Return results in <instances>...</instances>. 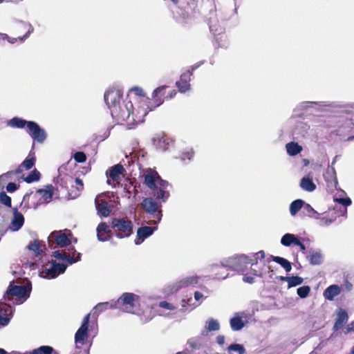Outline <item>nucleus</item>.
<instances>
[{
  "mask_svg": "<svg viewBox=\"0 0 354 354\" xmlns=\"http://www.w3.org/2000/svg\"><path fill=\"white\" fill-rule=\"evenodd\" d=\"M144 183L152 192V196L158 201L165 202L169 197V192L167 190L169 183L161 178L155 170H147L144 174Z\"/></svg>",
  "mask_w": 354,
  "mask_h": 354,
  "instance_id": "1",
  "label": "nucleus"
},
{
  "mask_svg": "<svg viewBox=\"0 0 354 354\" xmlns=\"http://www.w3.org/2000/svg\"><path fill=\"white\" fill-rule=\"evenodd\" d=\"M140 297L134 293L124 292L113 304L100 303L93 309V316L97 311L102 312L108 308H118L124 312L134 313L139 306Z\"/></svg>",
  "mask_w": 354,
  "mask_h": 354,
  "instance_id": "2",
  "label": "nucleus"
},
{
  "mask_svg": "<svg viewBox=\"0 0 354 354\" xmlns=\"http://www.w3.org/2000/svg\"><path fill=\"white\" fill-rule=\"evenodd\" d=\"M265 258V252L263 250H260L249 257L245 254H241L237 257L231 258L228 261V266L233 270L243 272L248 269V265L251 266L257 265V260L259 259H263Z\"/></svg>",
  "mask_w": 354,
  "mask_h": 354,
  "instance_id": "3",
  "label": "nucleus"
},
{
  "mask_svg": "<svg viewBox=\"0 0 354 354\" xmlns=\"http://www.w3.org/2000/svg\"><path fill=\"white\" fill-rule=\"evenodd\" d=\"M111 114L118 124H131L137 122L134 117L133 106L131 101L127 102L124 105L113 106Z\"/></svg>",
  "mask_w": 354,
  "mask_h": 354,
  "instance_id": "4",
  "label": "nucleus"
},
{
  "mask_svg": "<svg viewBox=\"0 0 354 354\" xmlns=\"http://www.w3.org/2000/svg\"><path fill=\"white\" fill-rule=\"evenodd\" d=\"M111 227L118 239L129 237L133 232V223L127 218H112Z\"/></svg>",
  "mask_w": 354,
  "mask_h": 354,
  "instance_id": "5",
  "label": "nucleus"
},
{
  "mask_svg": "<svg viewBox=\"0 0 354 354\" xmlns=\"http://www.w3.org/2000/svg\"><path fill=\"white\" fill-rule=\"evenodd\" d=\"M159 201L160 203L156 201L151 197H147L144 198L140 204L144 211L151 215L153 218L152 223H150V224L157 225L162 219V202L160 201Z\"/></svg>",
  "mask_w": 354,
  "mask_h": 354,
  "instance_id": "6",
  "label": "nucleus"
},
{
  "mask_svg": "<svg viewBox=\"0 0 354 354\" xmlns=\"http://www.w3.org/2000/svg\"><path fill=\"white\" fill-rule=\"evenodd\" d=\"M30 290L31 288L28 286L10 284L3 295V299L5 301H10L12 297H15L18 301L22 303L29 297Z\"/></svg>",
  "mask_w": 354,
  "mask_h": 354,
  "instance_id": "7",
  "label": "nucleus"
},
{
  "mask_svg": "<svg viewBox=\"0 0 354 354\" xmlns=\"http://www.w3.org/2000/svg\"><path fill=\"white\" fill-rule=\"evenodd\" d=\"M15 30L17 32V33H19L17 35V37L11 39L6 35L4 39H6L9 42L12 44L15 43L17 40L20 41L21 42L24 41L33 31V28L29 24L20 22L16 26Z\"/></svg>",
  "mask_w": 354,
  "mask_h": 354,
  "instance_id": "8",
  "label": "nucleus"
},
{
  "mask_svg": "<svg viewBox=\"0 0 354 354\" xmlns=\"http://www.w3.org/2000/svg\"><path fill=\"white\" fill-rule=\"evenodd\" d=\"M48 245L50 248H55L53 244H56L61 248L67 247L71 244V240L68 236L62 231H53L48 237Z\"/></svg>",
  "mask_w": 354,
  "mask_h": 354,
  "instance_id": "9",
  "label": "nucleus"
},
{
  "mask_svg": "<svg viewBox=\"0 0 354 354\" xmlns=\"http://www.w3.org/2000/svg\"><path fill=\"white\" fill-rule=\"evenodd\" d=\"M104 97L106 105L111 111L113 106L120 105L122 92L120 89L110 88L105 92Z\"/></svg>",
  "mask_w": 354,
  "mask_h": 354,
  "instance_id": "10",
  "label": "nucleus"
},
{
  "mask_svg": "<svg viewBox=\"0 0 354 354\" xmlns=\"http://www.w3.org/2000/svg\"><path fill=\"white\" fill-rule=\"evenodd\" d=\"M28 133L37 142L42 143L46 138V133L39 125L33 121L28 123Z\"/></svg>",
  "mask_w": 354,
  "mask_h": 354,
  "instance_id": "11",
  "label": "nucleus"
},
{
  "mask_svg": "<svg viewBox=\"0 0 354 354\" xmlns=\"http://www.w3.org/2000/svg\"><path fill=\"white\" fill-rule=\"evenodd\" d=\"M50 263V267L48 268V265H46L44 270L43 271V273L45 274V277L48 279H54L57 277L60 274L64 273L67 268L66 265L57 263L54 260H52Z\"/></svg>",
  "mask_w": 354,
  "mask_h": 354,
  "instance_id": "12",
  "label": "nucleus"
},
{
  "mask_svg": "<svg viewBox=\"0 0 354 354\" xmlns=\"http://www.w3.org/2000/svg\"><path fill=\"white\" fill-rule=\"evenodd\" d=\"M91 315L88 313L84 317L81 326L75 333V342L76 344H83L87 338Z\"/></svg>",
  "mask_w": 354,
  "mask_h": 354,
  "instance_id": "13",
  "label": "nucleus"
},
{
  "mask_svg": "<svg viewBox=\"0 0 354 354\" xmlns=\"http://www.w3.org/2000/svg\"><path fill=\"white\" fill-rule=\"evenodd\" d=\"M196 68L197 66H192L191 70H187L180 75V80L176 83L179 92L185 93L190 89L189 82L191 80V76L192 75L193 71Z\"/></svg>",
  "mask_w": 354,
  "mask_h": 354,
  "instance_id": "14",
  "label": "nucleus"
},
{
  "mask_svg": "<svg viewBox=\"0 0 354 354\" xmlns=\"http://www.w3.org/2000/svg\"><path fill=\"white\" fill-rule=\"evenodd\" d=\"M125 172L124 167L121 164H117L111 167L106 172L107 177V183L111 185V180L116 183H119L121 180L120 176L123 175Z\"/></svg>",
  "mask_w": 354,
  "mask_h": 354,
  "instance_id": "15",
  "label": "nucleus"
},
{
  "mask_svg": "<svg viewBox=\"0 0 354 354\" xmlns=\"http://www.w3.org/2000/svg\"><path fill=\"white\" fill-rule=\"evenodd\" d=\"M69 251H74L72 256L67 254L65 252H60L58 250L53 252V256L57 259L66 261L71 265L81 259V253L77 252L73 246L71 247Z\"/></svg>",
  "mask_w": 354,
  "mask_h": 354,
  "instance_id": "16",
  "label": "nucleus"
},
{
  "mask_svg": "<svg viewBox=\"0 0 354 354\" xmlns=\"http://www.w3.org/2000/svg\"><path fill=\"white\" fill-rule=\"evenodd\" d=\"M157 230V227H149L144 226L140 227L137 230L136 239H135V243L139 245L142 241L150 236L155 230Z\"/></svg>",
  "mask_w": 354,
  "mask_h": 354,
  "instance_id": "17",
  "label": "nucleus"
},
{
  "mask_svg": "<svg viewBox=\"0 0 354 354\" xmlns=\"http://www.w3.org/2000/svg\"><path fill=\"white\" fill-rule=\"evenodd\" d=\"M167 86H161L158 87L154 90L152 94V100L153 101L154 105L153 107H157L161 105L163 102L166 96L165 95V89L167 88Z\"/></svg>",
  "mask_w": 354,
  "mask_h": 354,
  "instance_id": "18",
  "label": "nucleus"
},
{
  "mask_svg": "<svg viewBox=\"0 0 354 354\" xmlns=\"http://www.w3.org/2000/svg\"><path fill=\"white\" fill-rule=\"evenodd\" d=\"M112 230L106 225V223H100L97 227V236L100 241H106L111 239V233Z\"/></svg>",
  "mask_w": 354,
  "mask_h": 354,
  "instance_id": "19",
  "label": "nucleus"
},
{
  "mask_svg": "<svg viewBox=\"0 0 354 354\" xmlns=\"http://www.w3.org/2000/svg\"><path fill=\"white\" fill-rule=\"evenodd\" d=\"M37 198V193L30 192V193L26 194L22 199L21 205H23L24 208H36L37 203L35 201Z\"/></svg>",
  "mask_w": 354,
  "mask_h": 354,
  "instance_id": "20",
  "label": "nucleus"
},
{
  "mask_svg": "<svg viewBox=\"0 0 354 354\" xmlns=\"http://www.w3.org/2000/svg\"><path fill=\"white\" fill-rule=\"evenodd\" d=\"M64 169H66V167L64 165H62L59 168V169H58L59 175L56 178L54 179L53 182L57 185L59 184L62 188L67 189L68 188V185H67L68 183L71 182L73 179V177L69 175H67V174L62 175L61 172Z\"/></svg>",
  "mask_w": 354,
  "mask_h": 354,
  "instance_id": "21",
  "label": "nucleus"
},
{
  "mask_svg": "<svg viewBox=\"0 0 354 354\" xmlns=\"http://www.w3.org/2000/svg\"><path fill=\"white\" fill-rule=\"evenodd\" d=\"M84 189V183L82 180L78 178L74 180V184L71 185V189L68 192V196L70 198H75L78 197Z\"/></svg>",
  "mask_w": 354,
  "mask_h": 354,
  "instance_id": "22",
  "label": "nucleus"
},
{
  "mask_svg": "<svg viewBox=\"0 0 354 354\" xmlns=\"http://www.w3.org/2000/svg\"><path fill=\"white\" fill-rule=\"evenodd\" d=\"M11 319V307L10 306H0V327L7 326Z\"/></svg>",
  "mask_w": 354,
  "mask_h": 354,
  "instance_id": "23",
  "label": "nucleus"
},
{
  "mask_svg": "<svg viewBox=\"0 0 354 354\" xmlns=\"http://www.w3.org/2000/svg\"><path fill=\"white\" fill-rule=\"evenodd\" d=\"M24 223V217L23 214L19 212L17 208L13 209V218L11 221V225L13 230H19Z\"/></svg>",
  "mask_w": 354,
  "mask_h": 354,
  "instance_id": "24",
  "label": "nucleus"
},
{
  "mask_svg": "<svg viewBox=\"0 0 354 354\" xmlns=\"http://www.w3.org/2000/svg\"><path fill=\"white\" fill-rule=\"evenodd\" d=\"M36 158L33 153L28 154V157L22 162V163L16 169L17 173L19 174L23 171L24 169L28 170L31 169L35 164Z\"/></svg>",
  "mask_w": 354,
  "mask_h": 354,
  "instance_id": "25",
  "label": "nucleus"
},
{
  "mask_svg": "<svg viewBox=\"0 0 354 354\" xmlns=\"http://www.w3.org/2000/svg\"><path fill=\"white\" fill-rule=\"evenodd\" d=\"M348 319V316L346 311L341 309L337 314V317L333 326V330L336 331L340 329L347 322Z\"/></svg>",
  "mask_w": 354,
  "mask_h": 354,
  "instance_id": "26",
  "label": "nucleus"
},
{
  "mask_svg": "<svg viewBox=\"0 0 354 354\" xmlns=\"http://www.w3.org/2000/svg\"><path fill=\"white\" fill-rule=\"evenodd\" d=\"M271 260L280 264L284 268V270L288 272H290L292 269V266H291L290 262L283 257H274V256L270 255L268 258H267L266 262L270 263Z\"/></svg>",
  "mask_w": 354,
  "mask_h": 354,
  "instance_id": "27",
  "label": "nucleus"
},
{
  "mask_svg": "<svg viewBox=\"0 0 354 354\" xmlns=\"http://www.w3.org/2000/svg\"><path fill=\"white\" fill-rule=\"evenodd\" d=\"M341 292V289L337 285H331L328 286L324 292V297L330 301L334 299Z\"/></svg>",
  "mask_w": 354,
  "mask_h": 354,
  "instance_id": "28",
  "label": "nucleus"
},
{
  "mask_svg": "<svg viewBox=\"0 0 354 354\" xmlns=\"http://www.w3.org/2000/svg\"><path fill=\"white\" fill-rule=\"evenodd\" d=\"M230 324L232 330L234 331L241 330L245 326V323L242 318L238 315L230 319Z\"/></svg>",
  "mask_w": 354,
  "mask_h": 354,
  "instance_id": "29",
  "label": "nucleus"
},
{
  "mask_svg": "<svg viewBox=\"0 0 354 354\" xmlns=\"http://www.w3.org/2000/svg\"><path fill=\"white\" fill-rule=\"evenodd\" d=\"M96 209L98 214L103 217H107L111 213L109 203L105 201H102L101 203H97L96 205Z\"/></svg>",
  "mask_w": 354,
  "mask_h": 354,
  "instance_id": "30",
  "label": "nucleus"
},
{
  "mask_svg": "<svg viewBox=\"0 0 354 354\" xmlns=\"http://www.w3.org/2000/svg\"><path fill=\"white\" fill-rule=\"evenodd\" d=\"M300 187L305 191L313 192L316 189V185L313 180L308 177H304L300 182Z\"/></svg>",
  "mask_w": 354,
  "mask_h": 354,
  "instance_id": "31",
  "label": "nucleus"
},
{
  "mask_svg": "<svg viewBox=\"0 0 354 354\" xmlns=\"http://www.w3.org/2000/svg\"><path fill=\"white\" fill-rule=\"evenodd\" d=\"M28 122L22 118L15 117L8 122V124L14 128L22 129L26 126L28 128Z\"/></svg>",
  "mask_w": 354,
  "mask_h": 354,
  "instance_id": "32",
  "label": "nucleus"
},
{
  "mask_svg": "<svg viewBox=\"0 0 354 354\" xmlns=\"http://www.w3.org/2000/svg\"><path fill=\"white\" fill-rule=\"evenodd\" d=\"M286 147L288 153L290 156H295L302 150V147L298 143L294 142L286 144Z\"/></svg>",
  "mask_w": 354,
  "mask_h": 354,
  "instance_id": "33",
  "label": "nucleus"
},
{
  "mask_svg": "<svg viewBox=\"0 0 354 354\" xmlns=\"http://www.w3.org/2000/svg\"><path fill=\"white\" fill-rule=\"evenodd\" d=\"M304 201L301 199H297L292 201L290 205V212L292 216H295L297 213L304 208Z\"/></svg>",
  "mask_w": 354,
  "mask_h": 354,
  "instance_id": "34",
  "label": "nucleus"
},
{
  "mask_svg": "<svg viewBox=\"0 0 354 354\" xmlns=\"http://www.w3.org/2000/svg\"><path fill=\"white\" fill-rule=\"evenodd\" d=\"M58 354L56 351H54L53 347L50 346H41L38 348L34 349L28 354Z\"/></svg>",
  "mask_w": 354,
  "mask_h": 354,
  "instance_id": "35",
  "label": "nucleus"
},
{
  "mask_svg": "<svg viewBox=\"0 0 354 354\" xmlns=\"http://www.w3.org/2000/svg\"><path fill=\"white\" fill-rule=\"evenodd\" d=\"M42 197L45 199H51L54 194V187L52 185H48L45 189H39L37 190Z\"/></svg>",
  "mask_w": 354,
  "mask_h": 354,
  "instance_id": "36",
  "label": "nucleus"
},
{
  "mask_svg": "<svg viewBox=\"0 0 354 354\" xmlns=\"http://www.w3.org/2000/svg\"><path fill=\"white\" fill-rule=\"evenodd\" d=\"M28 250L32 251L35 257H39L43 253L41 249V243L39 241L35 240L28 245Z\"/></svg>",
  "mask_w": 354,
  "mask_h": 354,
  "instance_id": "37",
  "label": "nucleus"
},
{
  "mask_svg": "<svg viewBox=\"0 0 354 354\" xmlns=\"http://www.w3.org/2000/svg\"><path fill=\"white\" fill-rule=\"evenodd\" d=\"M297 238L292 234H286L281 238V243L284 246H290L295 243Z\"/></svg>",
  "mask_w": 354,
  "mask_h": 354,
  "instance_id": "38",
  "label": "nucleus"
},
{
  "mask_svg": "<svg viewBox=\"0 0 354 354\" xmlns=\"http://www.w3.org/2000/svg\"><path fill=\"white\" fill-rule=\"evenodd\" d=\"M205 328L207 331H217L220 329V324L216 319H209L206 322Z\"/></svg>",
  "mask_w": 354,
  "mask_h": 354,
  "instance_id": "39",
  "label": "nucleus"
},
{
  "mask_svg": "<svg viewBox=\"0 0 354 354\" xmlns=\"http://www.w3.org/2000/svg\"><path fill=\"white\" fill-rule=\"evenodd\" d=\"M40 172L37 171L36 169H35L26 178H24V181L26 182L27 183L37 182L40 179Z\"/></svg>",
  "mask_w": 354,
  "mask_h": 354,
  "instance_id": "40",
  "label": "nucleus"
},
{
  "mask_svg": "<svg viewBox=\"0 0 354 354\" xmlns=\"http://www.w3.org/2000/svg\"><path fill=\"white\" fill-rule=\"evenodd\" d=\"M214 270L216 271L214 274V278L217 279H225L228 274L226 273L227 269L225 266H217L214 268Z\"/></svg>",
  "mask_w": 354,
  "mask_h": 354,
  "instance_id": "41",
  "label": "nucleus"
},
{
  "mask_svg": "<svg viewBox=\"0 0 354 354\" xmlns=\"http://www.w3.org/2000/svg\"><path fill=\"white\" fill-rule=\"evenodd\" d=\"M288 279H289V281L288 283V288L301 285L304 281L303 278L301 277H299V276L290 277Z\"/></svg>",
  "mask_w": 354,
  "mask_h": 354,
  "instance_id": "42",
  "label": "nucleus"
},
{
  "mask_svg": "<svg viewBox=\"0 0 354 354\" xmlns=\"http://www.w3.org/2000/svg\"><path fill=\"white\" fill-rule=\"evenodd\" d=\"M0 203L7 207H11L12 206L11 198L3 191L0 192Z\"/></svg>",
  "mask_w": 354,
  "mask_h": 354,
  "instance_id": "43",
  "label": "nucleus"
},
{
  "mask_svg": "<svg viewBox=\"0 0 354 354\" xmlns=\"http://www.w3.org/2000/svg\"><path fill=\"white\" fill-rule=\"evenodd\" d=\"M303 209L304 214H306L307 216L314 218L318 217L319 214L313 208L310 204L304 203Z\"/></svg>",
  "mask_w": 354,
  "mask_h": 354,
  "instance_id": "44",
  "label": "nucleus"
},
{
  "mask_svg": "<svg viewBox=\"0 0 354 354\" xmlns=\"http://www.w3.org/2000/svg\"><path fill=\"white\" fill-rule=\"evenodd\" d=\"M196 282H197V280L194 277L184 279L176 283V286H177L176 290L181 288L183 287H185V286H188L189 285L195 283Z\"/></svg>",
  "mask_w": 354,
  "mask_h": 354,
  "instance_id": "45",
  "label": "nucleus"
},
{
  "mask_svg": "<svg viewBox=\"0 0 354 354\" xmlns=\"http://www.w3.org/2000/svg\"><path fill=\"white\" fill-rule=\"evenodd\" d=\"M227 351L229 353H230L231 351H236L239 354H245V349L244 346L242 344H232L230 345L227 347Z\"/></svg>",
  "mask_w": 354,
  "mask_h": 354,
  "instance_id": "46",
  "label": "nucleus"
},
{
  "mask_svg": "<svg viewBox=\"0 0 354 354\" xmlns=\"http://www.w3.org/2000/svg\"><path fill=\"white\" fill-rule=\"evenodd\" d=\"M309 261L312 265H319L322 261V256L319 252H313L310 256Z\"/></svg>",
  "mask_w": 354,
  "mask_h": 354,
  "instance_id": "47",
  "label": "nucleus"
},
{
  "mask_svg": "<svg viewBox=\"0 0 354 354\" xmlns=\"http://www.w3.org/2000/svg\"><path fill=\"white\" fill-rule=\"evenodd\" d=\"M310 292V287L308 286H304L301 287H299L297 290V295L301 298H306L308 296Z\"/></svg>",
  "mask_w": 354,
  "mask_h": 354,
  "instance_id": "48",
  "label": "nucleus"
},
{
  "mask_svg": "<svg viewBox=\"0 0 354 354\" xmlns=\"http://www.w3.org/2000/svg\"><path fill=\"white\" fill-rule=\"evenodd\" d=\"M73 158L75 159V160L77 162H80V163H82V162H86V154L82 152V151H78V152H76L74 156H73Z\"/></svg>",
  "mask_w": 354,
  "mask_h": 354,
  "instance_id": "49",
  "label": "nucleus"
},
{
  "mask_svg": "<svg viewBox=\"0 0 354 354\" xmlns=\"http://www.w3.org/2000/svg\"><path fill=\"white\" fill-rule=\"evenodd\" d=\"M15 174H18V173H17V170L10 171L0 175V183H5L9 178H11V176Z\"/></svg>",
  "mask_w": 354,
  "mask_h": 354,
  "instance_id": "50",
  "label": "nucleus"
},
{
  "mask_svg": "<svg viewBox=\"0 0 354 354\" xmlns=\"http://www.w3.org/2000/svg\"><path fill=\"white\" fill-rule=\"evenodd\" d=\"M158 306L162 308H165L169 310H174L176 309V307L172 304L169 303L166 301H162L159 302Z\"/></svg>",
  "mask_w": 354,
  "mask_h": 354,
  "instance_id": "51",
  "label": "nucleus"
},
{
  "mask_svg": "<svg viewBox=\"0 0 354 354\" xmlns=\"http://www.w3.org/2000/svg\"><path fill=\"white\" fill-rule=\"evenodd\" d=\"M129 93H133L136 96L144 97L145 93L142 88L140 87H133L129 90Z\"/></svg>",
  "mask_w": 354,
  "mask_h": 354,
  "instance_id": "52",
  "label": "nucleus"
},
{
  "mask_svg": "<svg viewBox=\"0 0 354 354\" xmlns=\"http://www.w3.org/2000/svg\"><path fill=\"white\" fill-rule=\"evenodd\" d=\"M335 201L339 203V204H342V205L345 206V207H347L348 205H350L351 204V200L350 198H337L335 199Z\"/></svg>",
  "mask_w": 354,
  "mask_h": 354,
  "instance_id": "53",
  "label": "nucleus"
},
{
  "mask_svg": "<svg viewBox=\"0 0 354 354\" xmlns=\"http://www.w3.org/2000/svg\"><path fill=\"white\" fill-rule=\"evenodd\" d=\"M256 277L253 274H250L248 272L245 273L243 276V280L249 283H253L254 282V278Z\"/></svg>",
  "mask_w": 354,
  "mask_h": 354,
  "instance_id": "54",
  "label": "nucleus"
},
{
  "mask_svg": "<svg viewBox=\"0 0 354 354\" xmlns=\"http://www.w3.org/2000/svg\"><path fill=\"white\" fill-rule=\"evenodd\" d=\"M19 187V186L15 183H9L6 186V190L8 192L12 193L18 189Z\"/></svg>",
  "mask_w": 354,
  "mask_h": 354,
  "instance_id": "55",
  "label": "nucleus"
},
{
  "mask_svg": "<svg viewBox=\"0 0 354 354\" xmlns=\"http://www.w3.org/2000/svg\"><path fill=\"white\" fill-rule=\"evenodd\" d=\"M326 182H327V185L328 187H334V188L337 187V180L336 176H334L331 180H326Z\"/></svg>",
  "mask_w": 354,
  "mask_h": 354,
  "instance_id": "56",
  "label": "nucleus"
},
{
  "mask_svg": "<svg viewBox=\"0 0 354 354\" xmlns=\"http://www.w3.org/2000/svg\"><path fill=\"white\" fill-rule=\"evenodd\" d=\"M354 331V321L347 325L345 334L351 333Z\"/></svg>",
  "mask_w": 354,
  "mask_h": 354,
  "instance_id": "57",
  "label": "nucleus"
},
{
  "mask_svg": "<svg viewBox=\"0 0 354 354\" xmlns=\"http://www.w3.org/2000/svg\"><path fill=\"white\" fill-rule=\"evenodd\" d=\"M216 342L218 344L222 346L225 344V336L219 335L216 337Z\"/></svg>",
  "mask_w": 354,
  "mask_h": 354,
  "instance_id": "58",
  "label": "nucleus"
},
{
  "mask_svg": "<svg viewBox=\"0 0 354 354\" xmlns=\"http://www.w3.org/2000/svg\"><path fill=\"white\" fill-rule=\"evenodd\" d=\"M295 245H297L299 247L300 250L304 252L306 251V246L304 245V244H303L300 241L299 239L297 238V239L296 240V242L295 243Z\"/></svg>",
  "mask_w": 354,
  "mask_h": 354,
  "instance_id": "59",
  "label": "nucleus"
},
{
  "mask_svg": "<svg viewBox=\"0 0 354 354\" xmlns=\"http://www.w3.org/2000/svg\"><path fill=\"white\" fill-rule=\"evenodd\" d=\"M248 273L250 274H253L255 277L261 275V271L260 270H257L255 268H252V267H251L250 271Z\"/></svg>",
  "mask_w": 354,
  "mask_h": 354,
  "instance_id": "60",
  "label": "nucleus"
},
{
  "mask_svg": "<svg viewBox=\"0 0 354 354\" xmlns=\"http://www.w3.org/2000/svg\"><path fill=\"white\" fill-rule=\"evenodd\" d=\"M176 95V91L174 89L171 90L168 95L165 97L166 99H171Z\"/></svg>",
  "mask_w": 354,
  "mask_h": 354,
  "instance_id": "61",
  "label": "nucleus"
},
{
  "mask_svg": "<svg viewBox=\"0 0 354 354\" xmlns=\"http://www.w3.org/2000/svg\"><path fill=\"white\" fill-rule=\"evenodd\" d=\"M203 297V295L201 292H200L198 291H196L194 292V298L196 301L200 300Z\"/></svg>",
  "mask_w": 354,
  "mask_h": 354,
  "instance_id": "62",
  "label": "nucleus"
},
{
  "mask_svg": "<svg viewBox=\"0 0 354 354\" xmlns=\"http://www.w3.org/2000/svg\"><path fill=\"white\" fill-rule=\"evenodd\" d=\"M194 151H190V152H188V153H187V158H188L189 160H191V159H192V158L194 156Z\"/></svg>",
  "mask_w": 354,
  "mask_h": 354,
  "instance_id": "63",
  "label": "nucleus"
},
{
  "mask_svg": "<svg viewBox=\"0 0 354 354\" xmlns=\"http://www.w3.org/2000/svg\"><path fill=\"white\" fill-rule=\"evenodd\" d=\"M152 317H153V316H149L148 317H145V319H142V322H147L150 321L152 319Z\"/></svg>",
  "mask_w": 354,
  "mask_h": 354,
  "instance_id": "64",
  "label": "nucleus"
}]
</instances>
